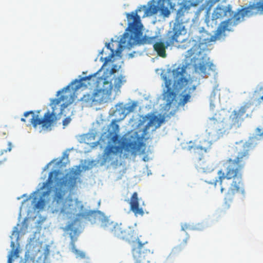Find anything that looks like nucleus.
I'll use <instances>...</instances> for the list:
<instances>
[{
    "instance_id": "f257e3e1",
    "label": "nucleus",
    "mask_w": 263,
    "mask_h": 263,
    "mask_svg": "<svg viewBox=\"0 0 263 263\" xmlns=\"http://www.w3.org/2000/svg\"><path fill=\"white\" fill-rule=\"evenodd\" d=\"M253 148L250 142L240 143L233 148L234 151L237 152L236 158H230L223 162L222 167L217 172L218 179H215L209 183L216 185L219 183L221 186V191L225 189L222 183L224 179L232 180V182L226 195V199L232 200L238 194L245 195V189L242 181V170L244 167L246 161L249 158V152Z\"/></svg>"
},
{
    "instance_id": "f03ea898",
    "label": "nucleus",
    "mask_w": 263,
    "mask_h": 263,
    "mask_svg": "<svg viewBox=\"0 0 263 263\" xmlns=\"http://www.w3.org/2000/svg\"><path fill=\"white\" fill-rule=\"evenodd\" d=\"M101 227L114 237L132 244V255L136 260L134 263H142L146 255L150 253V249L147 247L148 242L142 240L141 236L138 237L134 228L124 226L106 217L101 219Z\"/></svg>"
},
{
    "instance_id": "7ed1b4c3",
    "label": "nucleus",
    "mask_w": 263,
    "mask_h": 263,
    "mask_svg": "<svg viewBox=\"0 0 263 263\" xmlns=\"http://www.w3.org/2000/svg\"><path fill=\"white\" fill-rule=\"evenodd\" d=\"M59 174V170L50 172L47 180L43 183L41 189L52 184L54 180L56 182L53 202H55L58 204L55 210L60 211L61 213L71 214L76 210V206L72 200L65 199L64 197L68 191L73 190L76 186L78 179L77 174L76 172H73L58 178Z\"/></svg>"
},
{
    "instance_id": "20e7f679",
    "label": "nucleus",
    "mask_w": 263,
    "mask_h": 263,
    "mask_svg": "<svg viewBox=\"0 0 263 263\" xmlns=\"http://www.w3.org/2000/svg\"><path fill=\"white\" fill-rule=\"evenodd\" d=\"M186 33L185 26L180 17H177L174 24L172 30L168 31L165 36L164 41L161 36L156 35L151 37H145L144 42L152 44L154 50L161 58L166 57V50L170 46H176L180 42V36Z\"/></svg>"
},
{
    "instance_id": "39448f33",
    "label": "nucleus",
    "mask_w": 263,
    "mask_h": 263,
    "mask_svg": "<svg viewBox=\"0 0 263 263\" xmlns=\"http://www.w3.org/2000/svg\"><path fill=\"white\" fill-rule=\"evenodd\" d=\"M158 6L151 4L149 7L145 5L142 6L130 13L126 14V17L129 22L128 26L124 33V37L128 36L129 44H138L141 42L142 35V28L143 27L141 22L140 16L138 14L141 11L144 12L143 17L151 16L157 13ZM125 38L122 39V43H124Z\"/></svg>"
},
{
    "instance_id": "423d86ee",
    "label": "nucleus",
    "mask_w": 263,
    "mask_h": 263,
    "mask_svg": "<svg viewBox=\"0 0 263 263\" xmlns=\"http://www.w3.org/2000/svg\"><path fill=\"white\" fill-rule=\"evenodd\" d=\"M98 72L93 75L82 78L80 80H76L74 83L78 84L75 86L73 89L77 90L80 88L83 84L82 82L87 81V85L91 89H93L92 93L93 99L95 103H101L106 102L109 99L113 86L111 80L108 77L102 76L97 77Z\"/></svg>"
},
{
    "instance_id": "0eeeda50",
    "label": "nucleus",
    "mask_w": 263,
    "mask_h": 263,
    "mask_svg": "<svg viewBox=\"0 0 263 263\" xmlns=\"http://www.w3.org/2000/svg\"><path fill=\"white\" fill-rule=\"evenodd\" d=\"M200 45L201 43L198 40L186 39L177 44L175 46L182 50L187 49L185 55L186 59H199V62L194 64L195 70L199 73L205 74L207 68L212 70L214 66L210 61L207 55L202 54L201 52Z\"/></svg>"
},
{
    "instance_id": "6e6552de",
    "label": "nucleus",
    "mask_w": 263,
    "mask_h": 263,
    "mask_svg": "<svg viewBox=\"0 0 263 263\" xmlns=\"http://www.w3.org/2000/svg\"><path fill=\"white\" fill-rule=\"evenodd\" d=\"M250 12L249 8L247 7L241 9L237 13L234 14L233 11L232 10V6L230 5H229L227 7L217 6L215 9L212 14L213 20L223 18L227 16L228 13L231 17L222 22L219 24L215 33V37L219 39L221 36L224 35L226 31L230 30L229 29V27L237 25Z\"/></svg>"
},
{
    "instance_id": "1a4fd4ad",
    "label": "nucleus",
    "mask_w": 263,
    "mask_h": 263,
    "mask_svg": "<svg viewBox=\"0 0 263 263\" xmlns=\"http://www.w3.org/2000/svg\"><path fill=\"white\" fill-rule=\"evenodd\" d=\"M64 99V96H61L59 98L53 99L50 104L52 108L51 112L48 111L44 114L43 118H40L38 115H35L33 111L25 112L24 116L27 117L29 115L32 114L30 122L34 127H36L37 125H41L43 129H47L57 119V116L62 113V105H60V103Z\"/></svg>"
},
{
    "instance_id": "9d476101",
    "label": "nucleus",
    "mask_w": 263,
    "mask_h": 263,
    "mask_svg": "<svg viewBox=\"0 0 263 263\" xmlns=\"http://www.w3.org/2000/svg\"><path fill=\"white\" fill-rule=\"evenodd\" d=\"M186 66L178 67L172 71L174 79V89L176 90L185 88L181 94L179 104L184 105L191 98V93L195 90L196 86L192 85V81L184 77L186 73Z\"/></svg>"
},
{
    "instance_id": "9b49d317",
    "label": "nucleus",
    "mask_w": 263,
    "mask_h": 263,
    "mask_svg": "<svg viewBox=\"0 0 263 263\" xmlns=\"http://www.w3.org/2000/svg\"><path fill=\"white\" fill-rule=\"evenodd\" d=\"M226 116L224 111L220 110L210 118L208 122L207 130L217 139L226 132V125L223 122Z\"/></svg>"
},
{
    "instance_id": "f8f14e48",
    "label": "nucleus",
    "mask_w": 263,
    "mask_h": 263,
    "mask_svg": "<svg viewBox=\"0 0 263 263\" xmlns=\"http://www.w3.org/2000/svg\"><path fill=\"white\" fill-rule=\"evenodd\" d=\"M251 106V103L246 102L238 109L234 110L230 116L232 125L239 127L245 118H251L252 112Z\"/></svg>"
},
{
    "instance_id": "ddd939ff",
    "label": "nucleus",
    "mask_w": 263,
    "mask_h": 263,
    "mask_svg": "<svg viewBox=\"0 0 263 263\" xmlns=\"http://www.w3.org/2000/svg\"><path fill=\"white\" fill-rule=\"evenodd\" d=\"M124 38V33L123 35V36L120 39L119 43H118V48L116 50H114V49L111 48L110 47V43H106V46L107 48V49H110L111 51V53L106 57L104 58V65L106 64L108 62H110L111 60V59L115 56V54L117 55H119L121 54L122 48L123 47H126L127 48H130L132 47L133 45L135 44H129V39L128 37H125V39L124 40L125 41L124 43H122V39Z\"/></svg>"
},
{
    "instance_id": "4468645a",
    "label": "nucleus",
    "mask_w": 263,
    "mask_h": 263,
    "mask_svg": "<svg viewBox=\"0 0 263 263\" xmlns=\"http://www.w3.org/2000/svg\"><path fill=\"white\" fill-rule=\"evenodd\" d=\"M129 204L130 205V210L136 216H143L144 212L143 208L140 207L138 195L137 192H134L132 194Z\"/></svg>"
},
{
    "instance_id": "2eb2a0df",
    "label": "nucleus",
    "mask_w": 263,
    "mask_h": 263,
    "mask_svg": "<svg viewBox=\"0 0 263 263\" xmlns=\"http://www.w3.org/2000/svg\"><path fill=\"white\" fill-rule=\"evenodd\" d=\"M195 163L197 169L203 172H211L214 169L213 163L203 157L197 158Z\"/></svg>"
},
{
    "instance_id": "dca6fc26",
    "label": "nucleus",
    "mask_w": 263,
    "mask_h": 263,
    "mask_svg": "<svg viewBox=\"0 0 263 263\" xmlns=\"http://www.w3.org/2000/svg\"><path fill=\"white\" fill-rule=\"evenodd\" d=\"M121 147L120 146L107 145L104 152L103 160L105 162H109L116 157L120 151Z\"/></svg>"
},
{
    "instance_id": "f3484780",
    "label": "nucleus",
    "mask_w": 263,
    "mask_h": 263,
    "mask_svg": "<svg viewBox=\"0 0 263 263\" xmlns=\"http://www.w3.org/2000/svg\"><path fill=\"white\" fill-rule=\"evenodd\" d=\"M66 229L67 231H70L71 232L69 233L70 236V238L71 239V241L70 242L71 251L73 252L77 256V257H80L81 258L85 257V253L83 252H81L78 250H77L75 246L74 241L75 240L74 239V236L77 235L78 231L77 229L73 230V223L72 222L69 224L67 227Z\"/></svg>"
},
{
    "instance_id": "a211bd4d",
    "label": "nucleus",
    "mask_w": 263,
    "mask_h": 263,
    "mask_svg": "<svg viewBox=\"0 0 263 263\" xmlns=\"http://www.w3.org/2000/svg\"><path fill=\"white\" fill-rule=\"evenodd\" d=\"M164 81L165 86L166 88V90L163 94V99L166 101V104L170 105L175 99L176 93L173 89H172V80L167 79L166 77H165Z\"/></svg>"
},
{
    "instance_id": "6ab92c4d",
    "label": "nucleus",
    "mask_w": 263,
    "mask_h": 263,
    "mask_svg": "<svg viewBox=\"0 0 263 263\" xmlns=\"http://www.w3.org/2000/svg\"><path fill=\"white\" fill-rule=\"evenodd\" d=\"M211 141L203 138L199 140L198 144H194L193 145H189V148L193 149L195 153L197 151L205 153L211 149Z\"/></svg>"
},
{
    "instance_id": "aec40b11",
    "label": "nucleus",
    "mask_w": 263,
    "mask_h": 263,
    "mask_svg": "<svg viewBox=\"0 0 263 263\" xmlns=\"http://www.w3.org/2000/svg\"><path fill=\"white\" fill-rule=\"evenodd\" d=\"M116 120L112 121L108 129V136L111 138V141L114 143H117L119 138L118 136L119 126L116 123Z\"/></svg>"
},
{
    "instance_id": "412c9836",
    "label": "nucleus",
    "mask_w": 263,
    "mask_h": 263,
    "mask_svg": "<svg viewBox=\"0 0 263 263\" xmlns=\"http://www.w3.org/2000/svg\"><path fill=\"white\" fill-rule=\"evenodd\" d=\"M124 148L125 152L135 154L139 150V145L136 141L126 142L124 144Z\"/></svg>"
},
{
    "instance_id": "4be33fe9",
    "label": "nucleus",
    "mask_w": 263,
    "mask_h": 263,
    "mask_svg": "<svg viewBox=\"0 0 263 263\" xmlns=\"http://www.w3.org/2000/svg\"><path fill=\"white\" fill-rule=\"evenodd\" d=\"M135 106L136 105L133 104L131 105L128 106L127 107H125L124 106H123L122 104H121V105H119V107H120L119 108H118V107H117L116 112L119 115H122V118L123 119L125 117L127 114L134 111Z\"/></svg>"
},
{
    "instance_id": "5701e85b",
    "label": "nucleus",
    "mask_w": 263,
    "mask_h": 263,
    "mask_svg": "<svg viewBox=\"0 0 263 263\" xmlns=\"http://www.w3.org/2000/svg\"><path fill=\"white\" fill-rule=\"evenodd\" d=\"M81 101H82L83 105L86 106H91L93 103H95L92 93L84 95L81 99Z\"/></svg>"
},
{
    "instance_id": "b1692460",
    "label": "nucleus",
    "mask_w": 263,
    "mask_h": 263,
    "mask_svg": "<svg viewBox=\"0 0 263 263\" xmlns=\"http://www.w3.org/2000/svg\"><path fill=\"white\" fill-rule=\"evenodd\" d=\"M155 126V128L160 126V122L156 116L152 117L145 126V129H148L151 126Z\"/></svg>"
},
{
    "instance_id": "393cba45",
    "label": "nucleus",
    "mask_w": 263,
    "mask_h": 263,
    "mask_svg": "<svg viewBox=\"0 0 263 263\" xmlns=\"http://www.w3.org/2000/svg\"><path fill=\"white\" fill-rule=\"evenodd\" d=\"M123 77L122 76L118 77L116 78L114 81V87L115 88L117 89V91L119 90L120 87L123 84Z\"/></svg>"
},
{
    "instance_id": "a878e982",
    "label": "nucleus",
    "mask_w": 263,
    "mask_h": 263,
    "mask_svg": "<svg viewBox=\"0 0 263 263\" xmlns=\"http://www.w3.org/2000/svg\"><path fill=\"white\" fill-rule=\"evenodd\" d=\"M161 2H160V3H158V4L160 5V9L161 10V13L165 16H167L170 14V12L168 9L164 6V2H162V4H161Z\"/></svg>"
},
{
    "instance_id": "bb28decb",
    "label": "nucleus",
    "mask_w": 263,
    "mask_h": 263,
    "mask_svg": "<svg viewBox=\"0 0 263 263\" xmlns=\"http://www.w3.org/2000/svg\"><path fill=\"white\" fill-rule=\"evenodd\" d=\"M18 250L17 249H15L14 251H11V254L8 256V263H12V257L14 256H16V257H18Z\"/></svg>"
},
{
    "instance_id": "cd10ccee",
    "label": "nucleus",
    "mask_w": 263,
    "mask_h": 263,
    "mask_svg": "<svg viewBox=\"0 0 263 263\" xmlns=\"http://www.w3.org/2000/svg\"><path fill=\"white\" fill-rule=\"evenodd\" d=\"M45 205V200L42 197L40 199V200L37 201V202L35 204L34 208L36 209H43Z\"/></svg>"
},
{
    "instance_id": "c85d7f7f",
    "label": "nucleus",
    "mask_w": 263,
    "mask_h": 263,
    "mask_svg": "<svg viewBox=\"0 0 263 263\" xmlns=\"http://www.w3.org/2000/svg\"><path fill=\"white\" fill-rule=\"evenodd\" d=\"M71 121V118L70 117H67L63 121V125L64 126H67Z\"/></svg>"
},
{
    "instance_id": "c756f323",
    "label": "nucleus",
    "mask_w": 263,
    "mask_h": 263,
    "mask_svg": "<svg viewBox=\"0 0 263 263\" xmlns=\"http://www.w3.org/2000/svg\"><path fill=\"white\" fill-rule=\"evenodd\" d=\"M188 239H189V236H188V237H186L185 239H184L183 240L182 242V243H181L179 245L178 247H179V248H181L183 247L184 246H185L187 244V240H188Z\"/></svg>"
},
{
    "instance_id": "7c9ffc66",
    "label": "nucleus",
    "mask_w": 263,
    "mask_h": 263,
    "mask_svg": "<svg viewBox=\"0 0 263 263\" xmlns=\"http://www.w3.org/2000/svg\"><path fill=\"white\" fill-rule=\"evenodd\" d=\"M257 8L263 12V2L262 3H258L257 4Z\"/></svg>"
},
{
    "instance_id": "2f4dec72",
    "label": "nucleus",
    "mask_w": 263,
    "mask_h": 263,
    "mask_svg": "<svg viewBox=\"0 0 263 263\" xmlns=\"http://www.w3.org/2000/svg\"><path fill=\"white\" fill-rule=\"evenodd\" d=\"M189 227V225L187 224H184L183 226H182V228H181V230L182 231H184L185 229H187Z\"/></svg>"
},
{
    "instance_id": "473e14b6",
    "label": "nucleus",
    "mask_w": 263,
    "mask_h": 263,
    "mask_svg": "<svg viewBox=\"0 0 263 263\" xmlns=\"http://www.w3.org/2000/svg\"><path fill=\"white\" fill-rule=\"evenodd\" d=\"M115 67H116V66H115ZM116 72V69L115 67H113V68H112L111 69V70H110V74H114Z\"/></svg>"
},
{
    "instance_id": "72a5a7b5",
    "label": "nucleus",
    "mask_w": 263,
    "mask_h": 263,
    "mask_svg": "<svg viewBox=\"0 0 263 263\" xmlns=\"http://www.w3.org/2000/svg\"><path fill=\"white\" fill-rule=\"evenodd\" d=\"M7 150L0 149V156H2L4 152H7Z\"/></svg>"
},
{
    "instance_id": "f704fd0d",
    "label": "nucleus",
    "mask_w": 263,
    "mask_h": 263,
    "mask_svg": "<svg viewBox=\"0 0 263 263\" xmlns=\"http://www.w3.org/2000/svg\"><path fill=\"white\" fill-rule=\"evenodd\" d=\"M9 148H8V151H9V152H10V151H11V143H10V142H9Z\"/></svg>"
},
{
    "instance_id": "c9c22d12",
    "label": "nucleus",
    "mask_w": 263,
    "mask_h": 263,
    "mask_svg": "<svg viewBox=\"0 0 263 263\" xmlns=\"http://www.w3.org/2000/svg\"><path fill=\"white\" fill-rule=\"evenodd\" d=\"M69 87H70V85H68L65 88H63L62 91H64V89L67 90L69 88Z\"/></svg>"
},
{
    "instance_id": "e433bc0d",
    "label": "nucleus",
    "mask_w": 263,
    "mask_h": 263,
    "mask_svg": "<svg viewBox=\"0 0 263 263\" xmlns=\"http://www.w3.org/2000/svg\"><path fill=\"white\" fill-rule=\"evenodd\" d=\"M21 121H23V122H26V120L24 118H22L21 119Z\"/></svg>"
},
{
    "instance_id": "4c0bfd02",
    "label": "nucleus",
    "mask_w": 263,
    "mask_h": 263,
    "mask_svg": "<svg viewBox=\"0 0 263 263\" xmlns=\"http://www.w3.org/2000/svg\"><path fill=\"white\" fill-rule=\"evenodd\" d=\"M14 242H11V246L14 247Z\"/></svg>"
},
{
    "instance_id": "58836bf2",
    "label": "nucleus",
    "mask_w": 263,
    "mask_h": 263,
    "mask_svg": "<svg viewBox=\"0 0 263 263\" xmlns=\"http://www.w3.org/2000/svg\"><path fill=\"white\" fill-rule=\"evenodd\" d=\"M260 99H261L262 101H263V96H261L260 98Z\"/></svg>"
},
{
    "instance_id": "ea45409f",
    "label": "nucleus",
    "mask_w": 263,
    "mask_h": 263,
    "mask_svg": "<svg viewBox=\"0 0 263 263\" xmlns=\"http://www.w3.org/2000/svg\"><path fill=\"white\" fill-rule=\"evenodd\" d=\"M61 91H59L58 92V95H59V93H61Z\"/></svg>"
},
{
    "instance_id": "a19ab883",
    "label": "nucleus",
    "mask_w": 263,
    "mask_h": 263,
    "mask_svg": "<svg viewBox=\"0 0 263 263\" xmlns=\"http://www.w3.org/2000/svg\"><path fill=\"white\" fill-rule=\"evenodd\" d=\"M3 161H0V165L3 163Z\"/></svg>"
},
{
    "instance_id": "79ce46f5",
    "label": "nucleus",
    "mask_w": 263,
    "mask_h": 263,
    "mask_svg": "<svg viewBox=\"0 0 263 263\" xmlns=\"http://www.w3.org/2000/svg\"><path fill=\"white\" fill-rule=\"evenodd\" d=\"M103 50H102L100 52V53H101V54H102V53H103Z\"/></svg>"
},
{
    "instance_id": "37998d69",
    "label": "nucleus",
    "mask_w": 263,
    "mask_h": 263,
    "mask_svg": "<svg viewBox=\"0 0 263 263\" xmlns=\"http://www.w3.org/2000/svg\"><path fill=\"white\" fill-rule=\"evenodd\" d=\"M179 13H180V11L179 10V11H178V12H177V15H178V14H179Z\"/></svg>"
},
{
    "instance_id": "c03bdc74",
    "label": "nucleus",
    "mask_w": 263,
    "mask_h": 263,
    "mask_svg": "<svg viewBox=\"0 0 263 263\" xmlns=\"http://www.w3.org/2000/svg\"><path fill=\"white\" fill-rule=\"evenodd\" d=\"M67 105H64V107H67Z\"/></svg>"
}]
</instances>
